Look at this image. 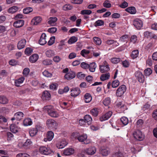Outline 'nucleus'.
Segmentation results:
<instances>
[{
  "label": "nucleus",
  "instance_id": "58836bf2",
  "mask_svg": "<svg viewBox=\"0 0 157 157\" xmlns=\"http://www.w3.org/2000/svg\"><path fill=\"white\" fill-rule=\"evenodd\" d=\"M121 121L124 126L127 125L128 123V118L125 117H122L121 118Z\"/></svg>",
  "mask_w": 157,
  "mask_h": 157
},
{
  "label": "nucleus",
  "instance_id": "20e7f679",
  "mask_svg": "<svg viewBox=\"0 0 157 157\" xmlns=\"http://www.w3.org/2000/svg\"><path fill=\"white\" fill-rule=\"evenodd\" d=\"M99 69L102 73H105L110 70L109 65L106 61H104L99 66Z\"/></svg>",
  "mask_w": 157,
  "mask_h": 157
},
{
  "label": "nucleus",
  "instance_id": "5fc2aeb1",
  "mask_svg": "<svg viewBox=\"0 0 157 157\" xmlns=\"http://www.w3.org/2000/svg\"><path fill=\"white\" fill-rule=\"evenodd\" d=\"M55 37L54 36H52L48 41V44L49 46L52 45L55 42Z\"/></svg>",
  "mask_w": 157,
  "mask_h": 157
},
{
  "label": "nucleus",
  "instance_id": "7ed1b4c3",
  "mask_svg": "<svg viewBox=\"0 0 157 157\" xmlns=\"http://www.w3.org/2000/svg\"><path fill=\"white\" fill-rule=\"evenodd\" d=\"M126 90V87L124 85H122L117 88L116 91V95L118 97H121Z\"/></svg>",
  "mask_w": 157,
  "mask_h": 157
},
{
  "label": "nucleus",
  "instance_id": "e433bc0d",
  "mask_svg": "<svg viewBox=\"0 0 157 157\" xmlns=\"http://www.w3.org/2000/svg\"><path fill=\"white\" fill-rule=\"evenodd\" d=\"M31 120L29 118H27L24 119L23 121V125L25 126L30 125L32 124Z\"/></svg>",
  "mask_w": 157,
  "mask_h": 157
},
{
  "label": "nucleus",
  "instance_id": "a878e982",
  "mask_svg": "<svg viewBox=\"0 0 157 157\" xmlns=\"http://www.w3.org/2000/svg\"><path fill=\"white\" fill-rule=\"evenodd\" d=\"M10 131L13 133H16L19 131V128L15 124H13L10 125Z\"/></svg>",
  "mask_w": 157,
  "mask_h": 157
},
{
  "label": "nucleus",
  "instance_id": "3c124183",
  "mask_svg": "<svg viewBox=\"0 0 157 157\" xmlns=\"http://www.w3.org/2000/svg\"><path fill=\"white\" fill-rule=\"evenodd\" d=\"M104 24V22L103 21L101 20H99L95 22L94 26L95 27H97L103 25Z\"/></svg>",
  "mask_w": 157,
  "mask_h": 157
},
{
  "label": "nucleus",
  "instance_id": "79ce46f5",
  "mask_svg": "<svg viewBox=\"0 0 157 157\" xmlns=\"http://www.w3.org/2000/svg\"><path fill=\"white\" fill-rule=\"evenodd\" d=\"M18 7L16 6H13L10 8L8 10V12L10 13H14L18 10Z\"/></svg>",
  "mask_w": 157,
  "mask_h": 157
},
{
  "label": "nucleus",
  "instance_id": "412c9836",
  "mask_svg": "<svg viewBox=\"0 0 157 157\" xmlns=\"http://www.w3.org/2000/svg\"><path fill=\"white\" fill-rule=\"evenodd\" d=\"M51 97L50 93L47 90L44 91L42 93L41 98L44 100H48Z\"/></svg>",
  "mask_w": 157,
  "mask_h": 157
},
{
  "label": "nucleus",
  "instance_id": "0eeeda50",
  "mask_svg": "<svg viewBox=\"0 0 157 157\" xmlns=\"http://www.w3.org/2000/svg\"><path fill=\"white\" fill-rule=\"evenodd\" d=\"M136 79L140 82L143 83L144 81L145 78L143 73L140 71H136L134 74Z\"/></svg>",
  "mask_w": 157,
  "mask_h": 157
},
{
  "label": "nucleus",
  "instance_id": "9b49d317",
  "mask_svg": "<svg viewBox=\"0 0 157 157\" xmlns=\"http://www.w3.org/2000/svg\"><path fill=\"white\" fill-rule=\"evenodd\" d=\"M39 150L40 153L44 155H48L51 153L50 150L44 146L40 147Z\"/></svg>",
  "mask_w": 157,
  "mask_h": 157
},
{
  "label": "nucleus",
  "instance_id": "338daca9",
  "mask_svg": "<svg viewBox=\"0 0 157 157\" xmlns=\"http://www.w3.org/2000/svg\"><path fill=\"white\" fill-rule=\"evenodd\" d=\"M33 50L31 48H27L25 49V54L29 55L31 54Z\"/></svg>",
  "mask_w": 157,
  "mask_h": 157
},
{
  "label": "nucleus",
  "instance_id": "8fccbe9b",
  "mask_svg": "<svg viewBox=\"0 0 157 157\" xmlns=\"http://www.w3.org/2000/svg\"><path fill=\"white\" fill-rule=\"evenodd\" d=\"M129 39L128 36L127 35H124L121 36L120 38V40L122 42H127Z\"/></svg>",
  "mask_w": 157,
  "mask_h": 157
},
{
  "label": "nucleus",
  "instance_id": "aec40b11",
  "mask_svg": "<svg viewBox=\"0 0 157 157\" xmlns=\"http://www.w3.org/2000/svg\"><path fill=\"white\" fill-rule=\"evenodd\" d=\"M46 34L45 33H43L41 35L40 39L39 40V44L41 45H44L47 43L46 40Z\"/></svg>",
  "mask_w": 157,
  "mask_h": 157
},
{
  "label": "nucleus",
  "instance_id": "423d86ee",
  "mask_svg": "<svg viewBox=\"0 0 157 157\" xmlns=\"http://www.w3.org/2000/svg\"><path fill=\"white\" fill-rule=\"evenodd\" d=\"M42 127L40 125H37L36 126L35 128H31L29 130V133L31 136H34L37 133L38 130H40Z\"/></svg>",
  "mask_w": 157,
  "mask_h": 157
},
{
  "label": "nucleus",
  "instance_id": "4468645a",
  "mask_svg": "<svg viewBox=\"0 0 157 157\" xmlns=\"http://www.w3.org/2000/svg\"><path fill=\"white\" fill-rule=\"evenodd\" d=\"M112 112L111 111H109L108 112L105 114L103 115L100 117L99 120L100 121H103L107 120L111 117L112 115Z\"/></svg>",
  "mask_w": 157,
  "mask_h": 157
},
{
  "label": "nucleus",
  "instance_id": "1a4fd4ad",
  "mask_svg": "<svg viewBox=\"0 0 157 157\" xmlns=\"http://www.w3.org/2000/svg\"><path fill=\"white\" fill-rule=\"evenodd\" d=\"M133 25L137 29L140 30L142 27L143 22L140 19L137 18L134 20Z\"/></svg>",
  "mask_w": 157,
  "mask_h": 157
},
{
  "label": "nucleus",
  "instance_id": "72a5a7b5",
  "mask_svg": "<svg viewBox=\"0 0 157 157\" xmlns=\"http://www.w3.org/2000/svg\"><path fill=\"white\" fill-rule=\"evenodd\" d=\"M89 70L90 72H94L97 67L96 63H92L89 64Z\"/></svg>",
  "mask_w": 157,
  "mask_h": 157
},
{
  "label": "nucleus",
  "instance_id": "7c9ffc66",
  "mask_svg": "<svg viewBox=\"0 0 157 157\" xmlns=\"http://www.w3.org/2000/svg\"><path fill=\"white\" fill-rule=\"evenodd\" d=\"M139 53V52L138 50H134L132 52L130 56L132 59H135L138 57Z\"/></svg>",
  "mask_w": 157,
  "mask_h": 157
},
{
  "label": "nucleus",
  "instance_id": "2eb2a0df",
  "mask_svg": "<svg viewBox=\"0 0 157 157\" xmlns=\"http://www.w3.org/2000/svg\"><path fill=\"white\" fill-rule=\"evenodd\" d=\"M46 124L49 128H55L56 125V121L53 119H49L47 120Z\"/></svg>",
  "mask_w": 157,
  "mask_h": 157
},
{
  "label": "nucleus",
  "instance_id": "6e6d98bb",
  "mask_svg": "<svg viewBox=\"0 0 157 157\" xmlns=\"http://www.w3.org/2000/svg\"><path fill=\"white\" fill-rule=\"evenodd\" d=\"M32 142L29 139H27L24 144H21L23 147H27L32 144Z\"/></svg>",
  "mask_w": 157,
  "mask_h": 157
},
{
  "label": "nucleus",
  "instance_id": "393cba45",
  "mask_svg": "<svg viewBox=\"0 0 157 157\" xmlns=\"http://www.w3.org/2000/svg\"><path fill=\"white\" fill-rule=\"evenodd\" d=\"M25 78L23 77H21L19 78L16 79L14 81V84L15 86L17 87L20 86V84L22 83L25 80Z\"/></svg>",
  "mask_w": 157,
  "mask_h": 157
},
{
  "label": "nucleus",
  "instance_id": "ddd939ff",
  "mask_svg": "<svg viewBox=\"0 0 157 157\" xmlns=\"http://www.w3.org/2000/svg\"><path fill=\"white\" fill-rule=\"evenodd\" d=\"M24 114L21 112H18L15 113L14 115V117L11 118V120L13 121L15 119L20 121L23 117Z\"/></svg>",
  "mask_w": 157,
  "mask_h": 157
},
{
  "label": "nucleus",
  "instance_id": "bb28decb",
  "mask_svg": "<svg viewBox=\"0 0 157 157\" xmlns=\"http://www.w3.org/2000/svg\"><path fill=\"white\" fill-rule=\"evenodd\" d=\"M74 152V149L72 148H68L65 149L63 154L65 155H69L73 154Z\"/></svg>",
  "mask_w": 157,
  "mask_h": 157
},
{
  "label": "nucleus",
  "instance_id": "dca6fc26",
  "mask_svg": "<svg viewBox=\"0 0 157 157\" xmlns=\"http://www.w3.org/2000/svg\"><path fill=\"white\" fill-rule=\"evenodd\" d=\"M96 151V149L94 147H90L85 150V152L87 155H92Z\"/></svg>",
  "mask_w": 157,
  "mask_h": 157
},
{
  "label": "nucleus",
  "instance_id": "49530a36",
  "mask_svg": "<svg viewBox=\"0 0 157 157\" xmlns=\"http://www.w3.org/2000/svg\"><path fill=\"white\" fill-rule=\"evenodd\" d=\"M94 43L97 45H100L101 43V39L98 37H95L93 38Z\"/></svg>",
  "mask_w": 157,
  "mask_h": 157
},
{
  "label": "nucleus",
  "instance_id": "69168bd1",
  "mask_svg": "<svg viewBox=\"0 0 157 157\" xmlns=\"http://www.w3.org/2000/svg\"><path fill=\"white\" fill-rule=\"evenodd\" d=\"M137 40V36L135 35H133L131 36L130 41L133 44H135Z\"/></svg>",
  "mask_w": 157,
  "mask_h": 157
},
{
  "label": "nucleus",
  "instance_id": "e2e57ef3",
  "mask_svg": "<svg viewBox=\"0 0 157 157\" xmlns=\"http://www.w3.org/2000/svg\"><path fill=\"white\" fill-rule=\"evenodd\" d=\"M86 75L85 74H82L81 72H79L77 75V77L78 78L82 79L84 78Z\"/></svg>",
  "mask_w": 157,
  "mask_h": 157
},
{
  "label": "nucleus",
  "instance_id": "4d7b16f0",
  "mask_svg": "<svg viewBox=\"0 0 157 157\" xmlns=\"http://www.w3.org/2000/svg\"><path fill=\"white\" fill-rule=\"evenodd\" d=\"M72 7L69 4H66L63 7V9L64 10L66 11L71 10Z\"/></svg>",
  "mask_w": 157,
  "mask_h": 157
},
{
  "label": "nucleus",
  "instance_id": "bf43d9fd",
  "mask_svg": "<svg viewBox=\"0 0 157 157\" xmlns=\"http://www.w3.org/2000/svg\"><path fill=\"white\" fill-rule=\"evenodd\" d=\"M81 67L83 69H86L89 68V64L85 62H82L80 64Z\"/></svg>",
  "mask_w": 157,
  "mask_h": 157
},
{
  "label": "nucleus",
  "instance_id": "4be33fe9",
  "mask_svg": "<svg viewBox=\"0 0 157 157\" xmlns=\"http://www.w3.org/2000/svg\"><path fill=\"white\" fill-rule=\"evenodd\" d=\"M26 41L25 39H22L18 43L17 47L19 50L24 48L26 44Z\"/></svg>",
  "mask_w": 157,
  "mask_h": 157
},
{
  "label": "nucleus",
  "instance_id": "f03ea898",
  "mask_svg": "<svg viewBox=\"0 0 157 157\" xmlns=\"http://www.w3.org/2000/svg\"><path fill=\"white\" fill-rule=\"evenodd\" d=\"M79 133L75 132L73 133L72 135L75 136V137L80 142H84V143L85 144H87L89 143V142H88L86 140L87 136L86 134H83L77 136L78 134Z\"/></svg>",
  "mask_w": 157,
  "mask_h": 157
},
{
  "label": "nucleus",
  "instance_id": "6ab92c4d",
  "mask_svg": "<svg viewBox=\"0 0 157 157\" xmlns=\"http://www.w3.org/2000/svg\"><path fill=\"white\" fill-rule=\"evenodd\" d=\"M24 21L23 20H17L14 22L13 26L16 28H20L22 27L24 25Z\"/></svg>",
  "mask_w": 157,
  "mask_h": 157
},
{
  "label": "nucleus",
  "instance_id": "09e8293b",
  "mask_svg": "<svg viewBox=\"0 0 157 157\" xmlns=\"http://www.w3.org/2000/svg\"><path fill=\"white\" fill-rule=\"evenodd\" d=\"M33 10V9L32 8L28 7L24 9L23 12L24 14H27L32 12Z\"/></svg>",
  "mask_w": 157,
  "mask_h": 157
},
{
  "label": "nucleus",
  "instance_id": "680f3d73",
  "mask_svg": "<svg viewBox=\"0 0 157 157\" xmlns=\"http://www.w3.org/2000/svg\"><path fill=\"white\" fill-rule=\"evenodd\" d=\"M9 63L12 66H15L18 64V62L14 59H12L9 61Z\"/></svg>",
  "mask_w": 157,
  "mask_h": 157
},
{
  "label": "nucleus",
  "instance_id": "4c0bfd02",
  "mask_svg": "<svg viewBox=\"0 0 157 157\" xmlns=\"http://www.w3.org/2000/svg\"><path fill=\"white\" fill-rule=\"evenodd\" d=\"M48 21V24L51 25H53L57 21V18L56 17H50L49 18Z\"/></svg>",
  "mask_w": 157,
  "mask_h": 157
},
{
  "label": "nucleus",
  "instance_id": "c85d7f7f",
  "mask_svg": "<svg viewBox=\"0 0 157 157\" xmlns=\"http://www.w3.org/2000/svg\"><path fill=\"white\" fill-rule=\"evenodd\" d=\"M125 10L131 14H134L136 13V8L134 6L129 7L126 8Z\"/></svg>",
  "mask_w": 157,
  "mask_h": 157
},
{
  "label": "nucleus",
  "instance_id": "c756f323",
  "mask_svg": "<svg viewBox=\"0 0 157 157\" xmlns=\"http://www.w3.org/2000/svg\"><path fill=\"white\" fill-rule=\"evenodd\" d=\"M84 118L86 123H87L88 124L90 125L91 124L92 119L91 116L89 115H86L84 116Z\"/></svg>",
  "mask_w": 157,
  "mask_h": 157
},
{
  "label": "nucleus",
  "instance_id": "a18cd8bd",
  "mask_svg": "<svg viewBox=\"0 0 157 157\" xmlns=\"http://www.w3.org/2000/svg\"><path fill=\"white\" fill-rule=\"evenodd\" d=\"M100 150V152L103 156H106L109 153V151L106 149L101 148Z\"/></svg>",
  "mask_w": 157,
  "mask_h": 157
},
{
  "label": "nucleus",
  "instance_id": "f3484780",
  "mask_svg": "<svg viewBox=\"0 0 157 157\" xmlns=\"http://www.w3.org/2000/svg\"><path fill=\"white\" fill-rule=\"evenodd\" d=\"M106 44L109 45L113 44V48L116 47L119 44L117 41L113 40H108L106 41Z\"/></svg>",
  "mask_w": 157,
  "mask_h": 157
},
{
  "label": "nucleus",
  "instance_id": "052dcab7",
  "mask_svg": "<svg viewBox=\"0 0 157 157\" xmlns=\"http://www.w3.org/2000/svg\"><path fill=\"white\" fill-rule=\"evenodd\" d=\"M42 63L44 65H48L52 64V61L50 59H46L43 60Z\"/></svg>",
  "mask_w": 157,
  "mask_h": 157
},
{
  "label": "nucleus",
  "instance_id": "2f4dec72",
  "mask_svg": "<svg viewBox=\"0 0 157 157\" xmlns=\"http://www.w3.org/2000/svg\"><path fill=\"white\" fill-rule=\"evenodd\" d=\"M8 99L5 96H0V103L3 104H5L8 103Z\"/></svg>",
  "mask_w": 157,
  "mask_h": 157
},
{
  "label": "nucleus",
  "instance_id": "f257e3e1",
  "mask_svg": "<svg viewBox=\"0 0 157 157\" xmlns=\"http://www.w3.org/2000/svg\"><path fill=\"white\" fill-rule=\"evenodd\" d=\"M44 109L47 113L48 115L51 117H57L59 116L58 112L56 110L53 106L51 105L45 106Z\"/></svg>",
  "mask_w": 157,
  "mask_h": 157
},
{
  "label": "nucleus",
  "instance_id": "39448f33",
  "mask_svg": "<svg viewBox=\"0 0 157 157\" xmlns=\"http://www.w3.org/2000/svg\"><path fill=\"white\" fill-rule=\"evenodd\" d=\"M134 138L138 141H142L144 138V135L139 130H136L133 133Z\"/></svg>",
  "mask_w": 157,
  "mask_h": 157
},
{
  "label": "nucleus",
  "instance_id": "ea45409f",
  "mask_svg": "<svg viewBox=\"0 0 157 157\" xmlns=\"http://www.w3.org/2000/svg\"><path fill=\"white\" fill-rule=\"evenodd\" d=\"M98 109L96 108H94L91 110L90 113L94 117H97L98 114Z\"/></svg>",
  "mask_w": 157,
  "mask_h": 157
},
{
  "label": "nucleus",
  "instance_id": "a211bd4d",
  "mask_svg": "<svg viewBox=\"0 0 157 157\" xmlns=\"http://www.w3.org/2000/svg\"><path fill=\"white\" fill-rule=\"evenodd\" d=\"M54 134L53 132L51 131H48L46 135V138L44 139V140L45 142L48 140L51 141L53 138Z\"/></svg>",
  "mask_w": 157,
  "mask_h": 157
},
{
  "label": "nucleus",
  "instance_id": "5701e85b",
  "mask_svg": "<svg viewBox=\"0 0 157 157\" xmlns=\"http://www.w3.org/2000/svg\"><path fill=\"white\" fill-rule=\"evenodd\" d=\"M42 20V18L40 16L34 17L32 20V22L34 25H37L40 23Z\"/></svg>",
  "mask_w": 157,
  "mask_h": 157
},
{
  "label": "nucleus",
  "instance_id": "13d9d810",
  "mask_svg": "<svg viewBox=\"0 0 157 157\" xmlns=\"http://www.w3.org/2000/svg\"><path fill=\"white\" fill-rule=\"evenodd\" d=\"M92 13V11L89 10H84L81 11V14L82 15H90Z\"/></svg>",
  "mask_w": 157,
  "mask_h": 157
},
{
  "label": "nucleus",
  "instance_id": "774afa93",
  "mask_svg": "<svg viewBox=\"0 0 157 157\" xmlns=\"http://www.w3.org/2000/svg\"><path fill=\"white\" fill-rule=\"evenodd\" d=\"M123 155L121 152L118 151L113 155V157H123Z\"/></svg>",
  "mask_w": 157,
  "mask_h": 157
},
{
  "label": "nucleus",
  "instance_id": "f704fd0d",
  "mask_svg": "<svg viewBox=\"0 0 157 157\" xmlns=\"http://www.w3.org/2000/svg\"><path fill=\"white\" fill-rule=\"evenodd\" d=\"M85 99V102L86 103L90 102L92 99V97L91 94L88 93H86L84 96Z\"/></svg>",
  "mask_w": 157,
  "mask_h": 157
},
{
  "label": "nucleus",
  "instance_id": "de8ad7c7",
  "mask_svg": "<svg viewBox=\"0 0 157 157\" xmlns=\"http://www.w3.org/2000/svg\"><path fill=\"white\" fill-rule=\"evenodd\" d=\"M120 82L117 80L113 81L112 83V86L113 88L117 87L119 85Z\"/></svg>",
  "mask_w": 157,
  "mask_h": 157
},
{
  "label": "nucleus",
  "instance_id": "c03bdc74",
  "mask_svg": "<svg viewBox=\"0 0 157 157\" xmlns=\"http://www.w3.org/2000/svg\"><path fill=\"white\" fill-rule=\"evenodd\" d=\"M111 102L110 98L109 97H107L103 101L102 103L103 104L106 106L109 105Z\"/></svg>",
  "mask_w": 157,
  "mask_h": 157
},
{
  "label": "nucleus",
  "instance_id": "864d4df0",
  "mask_svg": "<svg viewBox=\"0 0 157 157\" xmlns=\"http://www.w3.org/2000/svg\"><path fill=\"white\" fill-rule=\"evenodd\" d=\"M103 6L106 8H109L111 6V4L108 0H106L103 3Z\"/></svg>",
  "mask_w": 157,
  "mask_h": 157
},
{
  "label": "nucleus",
  "instance_id": "cd10ccee",
  "mask_svg": "<svg viewBox=\"0 0 157 157\" xmlns=\"http://www.w3.org/2000/svg\"><path fill=\"white\" fill-rule=\"evenodd\" d=\"M67 144V142L65 140H62L56 144V147L58 149H62L65 147Z\"/></svg>",
  "mask_w": 157,
  "mask_h": 157
},
{
  "label": "nucleus",
  "instance_id": "473e14b6",
  "mask_svg": "<svg viewBox=\"0 0 157 157\" xmlns=\"http://www.w3.org/2000/svg\"><path fill=\"white\" fill-rule=\"evenodd\" d=\"M110 76L109 73H107L105 74H102L100 78V79L102 81H104L108 79Z\"/></svg>",
  "mask_w": 157,
  "mask_h": 157
},
{
  "label": "nucleus",
  "instance_id": "37998d69",
  "mask_svg": "<svg viewBox=\"0 0 157 157\" xmlns=\"http://www.w3.org/2000/svg\"><path fill=\"white\" fill-rule=\"evenodd\" d=\"M90 52V51L84 49L81 51L80 54L83 57H86Z\"/></svg>",
  "mask_w": 157,
  "mask_h": 157
},
{
  "label": "nucleus",
  "instance_id": "a19ab883",
  "mask_svg": "<svg viewBox=\"0 0 157 157\" xmlns=\"http://www.w3.org/2000/svg\"><path fill=\"white\" fill-rule=\"evenodd\" d=\"M78 40L77 37L73 36L71 37L68 41V43L70 44H72L76 42Z\"/></svg>",
  "mask_w": 157,
  "mask_h": 157
},
{
  "label": "nucleus",
  "instance_id": "6e6552de",
  "mask_svg": "<svg viewBox=\"0 0 157 157\" xmlns=\"http://www.w3.org/2000/svg\"><path fill=\"white\" fill-rule=\"evenodd\" d=\"M144 35L147 39H151L153 38L155 40H157V35L152 32L146 31L144 33Z\"/></svg>",
  "mask_w": 157,
  "mask_h": 157
},
{
  "label": "nucleus",
  "instance_id": "0e129e2a",
  "mask_svg": "<svg viewBox=\"0 0 157 157\" xmlns=\"http://www.w3.org/2000/svg\"><path fill=\"white\" fill-rule=\"evenodd\" d=\"M42 74L44 76L46 77H50L52 76V74L49 72L48 71L46 70H45L43 72Z\"/></svg>",
  "mask_w": 157,
  "mask_h": 157
},
{
  "label": "nucleus",
  "instance_id": "c9c22d12",
  "mask_svg": "<svg viewBox=\"0 0 157 157\" xmlns=\"http://www.w3.org/2000/svg\"><path fill=\"white\" fill-rule=\"evenodd\" d=\"M46 56L48 57H51L55 55V52L53 50L49 49L45 52Z\"/></svg>",
  "mask_w": 157,
  "mask_h": 157
},
{
  "label": "nucleus",
  "instance_id": "9d476101",
  "mask_svg": "<svg viewBox=\"0 0 157 157\" xmlns=\"http://www.w3.org/2000/svg\"><path fill=\"white\" fill-rule=\"evenodd\" d=\"M71 95L73 97L78 96L81 93V91L78 87L73 88L71 89Z\"/></svg>",
  "mask_w": 157,
  "mask_h": 157
},
{
  "label": "nucleus",
  "instance_id": "603ef678",
  "mask_svg": "<svg viewBox=\"0 0 157 157\" xmlns=\"http://www.w3.org/2000/svg\"><path fill=\"white\" fill-rule=\"evenodd\" d=\"M144 73L146 76H149L152 73V71L150 68H148L144 70Z\"/></svg>",
  "mask_w": 157,
  "mask_h": 157
},
{
  "label": "nucleus",
  "instance_id": "f8f14e48",
  "mask_svg": "<svg viewBox=\"0 0 157 157\" xmlns=\"http://www.w3.org/2000/svg\"><path fill=\"white\" fill-rule=\"evenodd\" d=\"M76 76L75 72L73 71H70L64 75V77L67 80H70L74 78Z\"/></svg>",
  "mask_w": 157,
  "mask_h": 157
},
{
  "label": "nucleus",
  "instance_id": "b1692460",
  "mask_svg": "<svg viewBox=\"0 0 157 157\" xmlns=\"http://www.w3.org/2000/svg\"><path fill=\"white\" fill-rule=\"evenodd\" d=\"M39 58V56L37 54H35L31 56L29 58L31 63H34L36 62Z\"/></svg>",
  "mask_w": 157,
  "mask_h": 157
}]
</instances>
